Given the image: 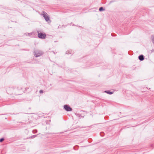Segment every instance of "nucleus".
Listing matches in <instances>:
<instances>
[{"label": "nucleus", "instance_id": "obj_1", "mask_svg": "<svg viewBox=\"0 0 154 154\" xmlns=\"http://www.w3.org/2000/svg\"><path fill=\"white\" fill-rule=\"evenodd\" d=\"M41 15H42V16L44 18L45 20L47 22L50 21V23L51 22V21L49 19V17L48 16V14L45 11H42L41 13Z\"/></svg>", "mask_w": 154, "mask_h": 154}, {"label": "nucleus", "instance_id": "obj_2", "mask_svg": "<svg viewBox=\"0 0 154 154\" xmlns=\"http://www.w3.org/2000/svg\"><path fill=\"white\" fill-rule=\"evenodd\" d=\"M43 54L42 51L39 50L35 51L34 52V55L36 57L40 56Z\"/></svg>", "mask_w": 154, "mask_h": 154}, {"label": "nucleus", "instance_id": "obj_3", "mask_svg": "<svg viewBox=\"0 0 154 154\" xmlns=\"http://www.w3.org/2000/svg\"><path fill=\"white\" fill-rule=\"evenodd\" d=\"M64 108L67 111H71L72 110V108L69 106L66 105H64Z\"/></svg>", "mask_w": 154, "mask_h": 154}, {"label": "nucleus", "instance_id": "obj_4", "mask_svg": "<svg viewBox=\"0 0 154 154\" xmlns=\"http://www.w3.org/2000/svg\"><path fill=\"white\" fill-rule=\"evenodd\" d=\"M46 35L45 34L42 33H39L38 34V37L40 38L44 39L45 38Z\"/></svg>", "mask_w": 154, "mask_h": 154}, {"label": "nucleus", "instance_id": "obj_5", "mask_svg": "<svg viewBox=\"0 0 154 154\" xmlns=\"http://www.w3.org/2000/svg\"><path fill=\"white\" fill-rule=\"evenodd\" d=\"M140 61H142L144 59V56L142 55H140L138 57Z\"/></svg>", "mask_w": 154, "mask_h": 154}, {"label": "nucleus", "instance_id": "obj_6", "mask_svg": "<svg viewBox=\"0 0 154 154\" xmlns=\"http://www.w3.org/2000/svg\"><path fill=\"white\" fill-rule=\"evenodd\" d=\"M151 40L152 43L154 44V35H152Z\"/></svg>", "mask_w": 154, "mask_h": 154}, {"label": "nucleus", "instance_id": "obj_7", "mask_svg": "<svg viewBox=\"0 0 154 154\" xmlns=\"http://www.w3.org/2000/svg\"><path fill=\"white\" fill-rule=\"evenodd\" d=\"M105 92H106L107 94H113V92H110V91H105Z\"/></svg>", "mask_w": 154, "mask_h": 154}, {"label": "nucleus", "instance_id": "obj_8", "mask_svg": "<svg viewBox=\"0 0 154 154\" xmlns=\"http://www.w3.org/2000/svg\"><path fill=\"white\" fill-rule=\"evenodd\" d=\"M99 10L100 11H104L105 10L104 9H103V8L102 7H101L99 9Z\"/></svg>", "mask_w": 154, "mask_h": 154}, {"label": "nucleus", "instance_id": "obj_9", "mask_svg": "<svg viewBox=\"0 0 154 154\" xmlns=\"http://www.w3.org/2000/svg\"><path fill=\"white\" fill-rule=\"evenodd\" d=\"M4 140V138H1L0 139V142H2V141H3Z\"/></svg>", "mask_w": 154, "mask_h": 154}, {"label": "nucleus", "instance_id": "obj_10", "mask_svg": "<svg viewBox=\"0 0 154 154\" xmlns=\"http://www.w3.org/2000/svg\"><path fill=\"white\" fill-rule=\"evenodd\" d=\"M39 92L40 93H42L43 92V91L42 90H41Z\"/></svg>", "mask_w": 154, "mask_h": 154}]
</instances>
